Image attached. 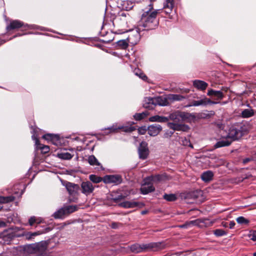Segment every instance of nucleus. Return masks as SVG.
Returning <instances> with one entry per match:
<instances>
[{
  "label": "nucleus",
  "mask_w": 256,
  "mask_h": 256,
  "mask_svg": "<svg viewBox=\"0 0 256 256\" xmlns=\"http://www.w3.org/2000/svg\"><path fill=\"white\" fill-rule=\"evenodd\" d=\"M214 233L217 236H222L226 234V232L222 229H216L214 231Z\"/></svg>",
  "instance_id": "c03bdc74"
},
{
  "label": "nucleus",
  "mask_w": 256,
  "mask_h": 256,
  "mask_svg": "<svg viewBox=\"0 0 256 256\" xmlns=\"http://www.w3.org/2000/svg\"><path fill=\"white\" fill-rule=\"evenodd\" d=\"M178 112H176L170 116V118L173 120L172 122H168V126L174 130L188 132L190 128L188 125L182 124V120L177 116Z\"/></svg>",
  "instance_id": "7ed1b4c3"
},
{
  "label": "nucleus",
  "mask_w": 256,
  "mask_h": 256,
  "mask_svg": "<svg viewBox=\"0 0 256 256\" xmlns=\"http://www.w3.org/2000/svg\"><path fill=\"white\" fill-rule=\"evenodd\" d=\"M110 130L111 132H116L118 130H122L123 132H131L134 130H136V128L134 126H118V128L113 126H112L109 128H108Z\"/></svg>",
  "instance_id": "f3484780"
},
{
  "label": "nucleus",
  "mask_w": 256,
  "mask_h": 256,
  "mask_svg": "<svg viewBox=\"0 0 256 256\" xmlns=\"http://www.w3.org/2000/svg\"><path fill=\"white\" fill-rule=\"evenodd\" d=\"M164 198L168 202H173L176 200V196L174 194H165Z\"/></svg>",
  "instance_id": "e433bc0d"
},
{
  "label": "nucleus",
  "mask_w": 256,
  "mask_h": 256,
  "mask_svg": "<svg viewBox=\"0 0 256 256\" xmlns=\"http://www.w3.org/2000/svg\"><path fill=\"white\" fill-rule=\"evenodd\" d=\"M44 232L38 231L36 232H32V234L33 237H34V236L40 235Z\"/></svg>",
  "instance_id": "3c124183"
},
{
  "label": "nucleus",
  "mask_w": 256,
  "mask_h": 256,
  "mask_svg": "<svg viewBox=\"0 0 256 256\" xmlns=\"http://www.w3.org/2000/svg\"><path fill=\"white\" fill-rule=\"evenodd\" d=\"M134 72L136 76H139L142 80H147L148 78L146 75L142 73L139 69H136Z\"/></svg>",
  "instance_id": "4c0bfd02"
},
{
  "label": "nucleus",
  "mask_w": 256,
  "mask_h": 256,
  "mask_svg": "<svg viewBox=\"0 0 256 256\" xmlns=\"http://www.w3.org/2000/svg\"><path fill=\"white\" fill-rule=\"evenodd\" d=\"M36 224H38L41 223L42 221V218H36Z\"/></svg>",
  "instance_id": "5fc2aeb1"
},
{
  "label": "nucleus",
  "mask_w": 256,
  "mask_h": 256,
  "mask_svg": "<svg viewBox=\"0 0 256 256\" xmlns=\"http://www.w3.org/2000/svg\"><path fill=\"white\" fill-rule=\"evenodd\" d=\"M6 226V223L2 220H0V228H4Z\"/></svg>",
  "instance_id": "864d4df0"
},
{
  "label": "nucleus",
  "mask_w": 256,
  "mask_h": 256,
  "mask_svg": "<svg viewBox=\"0 0 256 256\" xmlns=\"http://www.w3.org/2000/svg\"><path fill=\"white\" fill-rule=\"evenodd\" d=\"M66 214L64 207L59 209L56 212L53 216L55 218H62Z\"/></svg>",
  "instance_id": "a878e982"
},
{
  "label": "nucleus",
  "mask_w": 256,
  "mask_h": 256,
  "mask_svg": "<svg viewBox=\"0 0 256 256\" xmlns=\"http://www.w3.org/2000/svg\"><path fill=\"white\" fill-rule=\"evenodd\" d=\"M103 182L105 184L118 185L122 182V178L118 174L106 175L103 178Z\"/></svg>",
  "instance_id": "6e6552de"
},
{
  "label": "nucleus",
  "mask_w": 256,
  "mask_h": 256,
  "mask_svg": "<svg viewBox=\"0 0 256 256\" xmlns=\"http://www.w3.org/2000/svg\"><path fill=\"white\" fill-rule=\"evenodd\" d=\"M235 226V222L234 221H231L229 224L230 228H233L234 226Z\"/></svg>",
  "instance_id": "603ef678"
},
{
  "label": "nucleus",
  "mask_w": 256,
  "mask_h": 256,
  "mask_svg": "<svg viewBox=\"0 0 256 256\" xmlns=\"http://www.w3.org/2000/svg\"><path fill=\"white\" fill-rule=\"evenodd\" d=\"M146 211H142L141 213L142 214H144L146 213Z\"/></svg>",
  "instance_id": "052dcab7"
},
{
  "label": "nucleus",
  "mask_w": 256,
  "mask_h": 256,
  "mask_svg": "<svg viewBox=\"0 0 256 256\" xmlns=\"http://www.w3.org/2000/svg\"><path fill=\"white\" fill-rule=\"evenodd\" d=\"M201 193L200 192H194L192 194L193 196H194V197H196L198 196L196 195V194H200Z\"/></svg>",
  "instance_id": "13d9d810"
},
{
  "label": "nucleus",
  "mask_w": 256,
  "mask_h": 256,
  "mask_svg": "<svg viewBox=\"0 0 256 256\" xmlns=\"http://www.w3.org/2000/svg\"><path fill=\"white\" fill-rule=\"evenodd\" d=\"M193 85L197 89L204 90L207 88L208 84L202 80H195L193 82Z\"/></svg>",
  "instance_id": "4be33fe9"
},
{
  "label": "nucleus",
  "mask_w": 256,
  "mask_h": 256,
  "mask_svg": "<svg viewBox=\"0 0 256 256\" xmlns=\"http://www.w3.org/2000/svg\"><path fill=\"white\" fill-rule=\"evenodd\" d=\"M162 10L154 9L153 4H149L148 7L142 9L140 19L138 22L136 28V40L132 42V35L130 34L128 38V40L132 44H136L140 38V32L144 30H154L158 26L159 20L157 16Z\"/></svg>",
  "instance_id": "f257e3e1"
},
{
  "label": "nucleus",
  "mask_w": 256,
  "mask_h": 256,
  "mask_svg": "<svg viewBox=\"0 0 256 256\" xmlns=\"http://www.w3.org/2000/svg\"><path fill=\"white\" fill-rule=\"evenodd\" d=\"M174 134V132L168 130L165 132V133L164 134V138H170L172 135Z\"/></svg>",
  "instance_id": "de8ad7c7"
},
{
  "label": "nucleus",
  "mask_w": 256,
  "mask_h": 256,
  "mask_svg": "<svg viewBox=\"0 0 256 256\" xmlns=\"http://www.w3.org/2000/svg\"><path fill=\"white\" fill-rule=\"evenodd\" d=\"M248 238L253 241H256V231H250L248 235Z\"/></svg>",
  "instance_id": "a18cd8bd"
},
{
  "label": "nucleus",
  "mask_w": 256,
  "mask_h": 256,
  "mask_svg": "<svg viewBox=\"0 0 256 256\" xmlns=\"http://www.w3.org/2000/svg\"><path fill=\"white\" fill-rule=\"evenodd\" d=\"M81 188L82 193L86 196H88L94 192V186L91 182L87 181L82 183Z\"/></svg>",
  "instance_id": "9b49d317"
},
{
  "label": "nucleus",
  "mask_w": 256,
  "mask_h": 256,
  "mask_svg": "<svg viewBox=\"0 0 256 256\" xmlns=\"http://www.w3.org/2000/svg\"><path fill=\"white\" fill-rule=\"evenodd\" d=\"M26 238L28 240H30L31 238H32L34 237L32 234V232H28L26 234Z\"/></svg>",
  "instance_id": "8fccbe9b"
},
{
  "label": "nucleus",
  "mask_w": 256,
  "mask_h": 256,
  "mask_svg": "<svg viewBox=\"0 0 256 256\" xmlns=\"http://www.w3.org/2000/svg\"><path fill=\"white\" fill-rule=\"evenodd\" d=\"M253 256H256V252L254 253L253 254Z\"/></svg>",
  "instance_id": "e2e57ef3"
},
{
  "label": "nucleus",
  "mask_w": 256,
  "mask_h": 256,
  "mask_svg": "<svg viewBox=\"0 0 256 256\" xmlns=\"http://www.w3.org/2000/svg\"><path fill=\"white\" fill-rule=\"evenodd\" d=\"M163 248L162 244L160 242H152L146 244H134L130 248L132 252L135 253H138L148 250H158Z\"/></svg>",
  "instance_id": "f03ea898"
},
{
  "label": "nucleus",
  "mask_w": 256,
  "mask_h": 256,
  "mask_svg": "<svg viewBox=\"0 0 256 256\" xmlns=\"http://www.w3.org/2000/svg\"><path fill=\"white\" fill-rule=\"evenodd\" d=\"M218 103V102L212 101L209 98L204 97L203 98L200 100L192 101L191 104L187 106H206L208 104H216Z\"/></svg>",
  "instance_id": "9d476101"
},
{
  "label": "nucleus",
  "mask_w": 256,
  "mask_h": 256,
  "mask_svg": "<svg viewBox=\"0 0 256 256\" xmlns=\"http://www.w3.org/2000/svg\"><path fill=\"white\" fill-rule=\"evenodd\" d=\"M120 206L125 208H134L135 207L142 208L144 204L134 201H126L120 204Z\"/></svg>",
  "instance_id": "dca6fc26"
},
{
  "label": "nucleus",
  "mask_w": 256,
  "mask_h": 256,
  "mask_svg": "<svg viewBox=\"0 0 256 256\" xmlns=\"http://www.w3.org/2000/svg\"><path fill=\"white\" fill-rule=\"evenodd\" d=\"M198 220H191L189 222H186L184 224L180 225L179 226L180 228H188L190 227L191 226L196 225L198 224Z\"/></svg>",
  "instance_id": "f704fd0d"
},
{
  "label": "nucleus",
  "mask_w": 256,
  "mask_h": 256,
  "mask_svg": "<svg viewBox=\"0 0 256 256\" xmlns=\"http://www.w3.org/2000/svg\"><path fill=\"white\" fill-rule=\"evenodd\" d=\"M88 162L90 165L96 166V168L98 170H104L100 163L98 162L96 158L93 155H92L88 158Z\"/></svg>",
  "instance_id": "6ab92c4d"
},
{
  "label": "nucleus",
  "mask_w": 256,
  "mask_h": 256,
  "mask_svg": "<svg viewBox=\"0 0 256 256\" xmlns=\"http://www.w3.org/2000/svg\"><path fill=\"white\" fill-rule=\"evenodd\" d=\"M198 220H191L189 222H186L184 224L180 225L179 226L180 228H188L190 227L191 226L196 225L198 224Z\"/></svg>",
  "instance_id": "c9c22d12"
},
{
  "label": "nucleus",
  "mask_w": 256,
  "mask_h": 256,
  "mask_svg": "<svg viewBox=\"0 0 256 256\" xmlns=\"http://www.w3.org/2000/svg\"><path fill=\"white\" fill-rule=\"evenodd\" d=\"M2 208V206L0 205V210Z\"/></svg>",
  "instance_id": "69168bd1"
},
{
  "label": "nucleus",
  "mask_w": 256,
  "mask_h": 256,
  "mask_svg": "<svg viewBox=\"0 0 256 256\" xmlns=\"http://www.w3.org/2000/svg\"><path fill=\"white\" fill-rule=\"evenodd\" d=\"M174 8V0H166L164 3L163 11L166 14H170ZM162 10L161 12H162Z\"/></svg>",
  "instance_id": "2eb2a0df"
},
{
  "label": "nucleus",
  "mask_w": 256,
  "mask_h": 256,
  "mask_svg": "<svg viewBox=\"0 0 256 256\" xmlns=\"http://www.w3.org/2000/svg\"><path fill=\"white\" fill-rule=\"evenodd\" d=\"M148 178H150V182H158L160 181H161L163 179V176L162 175H156L154 176H151L149 177H147Z\"/></svg>",
  "instance_id": "a19ab883"
},
{
  "label": "nucleus",
  "mask_w": 256,
  "mask_h": 256,
  "mask_svg": "<svg viewBox=\"0 0 256 256\" xmlns=\"http://www.w3.org/2000/svg\"><path fill=\"white\" fill-rule=\"evenodd\" d=\"M149 120L151 122H166L168 120V118L165 116H151L149 118Z\"/></svg>",
  "instance_id": "393cba45"
},
{
  "label": "nucleus",
  "mask_w": 256,
  "mask_h": 256,
  "mask_svg": "<svg viewBox=\"0 0 256 256\" xmlns=\"http://www.w3.org/2000/svg\"><path fill=\"white\" fill-rule=\"evenodd\" d=\"M250 158H245V159H244V160H243V163H244V164H246L247 162H250Z\"/></svg>",
  "instance_id": "4d7b16f0"
},
{
  "label": "nucleus",
  "mask_w": 256,
  "mask_h": 256,
  "mask_svg": "<svg viewBox=\"0 0 256 256\" xmlns=\"http://www.w3.org/2000/svg\"><path fill=\"white\" fill-rule=\"evenodd\" d=\"M232 142V140H231L230 138H226L224 139H222L218 142L214 146V148H217L223 146H230Z\"/></svg>",
  "instance_id": "412c9836"
},
{
  "label": "nucleus",
  "mask_w": 256,
  "mask_h": 256,
  "mask_svg": "<svg viewBox=\"0 0 256 256\" xmlns=\"http://www.w3.org/2000/svg\"><path fill=\"white\" fill-rule=\"evenodd\" d=\"M207 94L208 96H216L218 100H222L224 98V94L222 91L214 90L212 89L208 90Z\"/></svg>",
  "instance_id": "5701e85b"
},
{
  "label": "nucleus",
  "mask_w": 256,
  "mask_h": 256,
  "mask_svg": "<svg viewBox=\"0 0 256 256\" xmlns=\"http://www.w3.org/2000/svg\"><path fill=\"white\" fill-rule=\"evenodd\" d=\"M14 200V198L12 196H0V205L2 206V204L12 202Z\"/></svg>",
  "instance_id": "c756f323"
},
{
  "label": "nucleus",
  "mask_w": 256,
  "mask_h": 256,
  "mask_svg": "<svg viewBox=\"0 0 256 256\" xmlns=\"http://www.w3.org/2000/svg\"><path fill=\"white\" fill-rule=\"evenodd\" d=\"M72 155L68 152H64L58 154V156L62 160H70L72 158Z\"/></svg>",
  "instance_id": "2f4dec72"
},
{
  "label": "nucleus",
  "mask_w": 256,
  "mask_h": 256,
  "mask_svg": "<svg viewBox=\"0 0 256 256\" xmlns=\"http://www.w3.org/2000/svg\"><path fill=\"white\" fill-rule=\"evenodd\" d=\"M124 196L117 192H112L108 196L109 200L114 202H118L124 198Z\"/></svg>",
  "instance_id": "a211bd4d"
},
{
  "label": "nucleus",
  "mask_w": 256,
  "mask_h": 256,
  "mask_svg": "<svg viewBox=\"0 0 256 256\" xmlns=\"http://www.w3.org/2000/svg\"><path fill=\"white\" fill-rule=\"evenodd\" d=\"M148 144L145 142H142L138 149L139 158L142 160L146 159L149 154Z\"/></svg>",
  "instance_id": "1a4fd4ad"
},
{
  "label": "nucleus",
  "mask_w": 256,
  "mask_h": 256,
  "mask_svg": "<svg viewBox=\"0 0 256 256\" xmlns=\"http://www.w3.org/2000/svg\"><path fill=\"white\" fill-rule=\"evenodd\" d=\"M89 178L92 182L96 184H98L101 182L102 181H103V178L94 174L90 175Z\"/></svg>",
  "instance_id": "72a5a7b5"
},
{
  "label": "nucleus",
  "mask_w": 256,
  "mask_h": 256,
  "mask_svg": "<svg viewBox=\"0 0 256 256\" xmlns=\"http://www.w3.org/2000/svg\"><path fill=\"white\" fill-rule=\"evenodd\" d=\"M148 130V128L146 126H142L138 129V132L140 134H144Z\"/></svg>",
  "instance_id": "49530a36"
},
{
  "label": "nucleus",
  "mask_w": 256,
  "mask_h": 256,
  "mask_svg": "<svg viewBox=\"0 0 256 256\" xmlns=\"http://www.w3.org/2000/svg\"><path fill=\"white\" fill-rule=\"evenodd\" d=\"M66 214L72 213L77 210V206H69L64 207Z\"/></svg>",
  "instance_id": "ea45409f"
},
{
  "label": "nucleus",
  "mask_w": 256,
  "mask_h": 256,
  "mask_svg": "<svg viewBox=\"0 0 256 256\" xmlns=\"http://www.w3.org/2000/svg\"><path fill=\"white\" fill-rule=\"evenodd\" d=\"M254 111L252 108H248L244 110L241 112V116L243 118H249L254 116Z\"/></svg>",
  "instance_id": "b1692460"
},
{
  "label": "nucleus",
  "mask_w": 256,
  "mask_h": 256,
  "mask_svg": "<svg viewBox=\"0 0 256 256\" xmlns=\"http://www.w3.org/2000/svg\"><path fill=\"white\" fill-rule=\"evenodd\" d=\"M112 228H118V224L116 222H113L112 224Z\"/></svg>",
  "instance_id": "6e6d98bb"
},
{
  "label": "nucleus",
  "mask_w": 256,
  "mask_h": 256,
  "mask_svg": "<svg viewBox=\"0 0 256 256\" xmlns=\"http://www.w3.org/2000/svg\"><path fill=\"white\" fill-rule=\"evenodd\" d=\"M150 0V4H151V3H152V4H152V2H153V1H154L155 0Z\"/></svg>",
  "instance_id": "680f3d73"
},
{
  "label": "nucleus",
  "mask_w": 256,
  "mask_h": 256,
  "mask_svg": "<svg viewBox=\"0 0 256 256\" xmlns=\"http://www.w3.org/2000/svg\"><path fill=\"white\" fill-rule=\"evenodd\" d=\"M222 226H224V227H226H226H227V226H228V223H227V222H222Z\"/></svg>",
  "instance_id": "bf43d9fd"
},
{
  "label": "nucleus",
  "mask_w": 256,
  "mask_h": 256,
  "mask_svg": "<svg viewBox=\"0 0 256 256\" xmlns=\"http://www.w3.org/2000/svg\"><path fill=\"white\" fill-rule=\"evenodd\" d=\"M46 249V244L45 242L29 244L26 246L24 250L29 254H36L44 252Z\"/></svg>",
  "instance_id": "39448f33"
},
{
  "label": "nucleus",
  "mask_w": 256,
  "mask_h": 256,
  "mask_svg": "<svg viewBox=\"0 0 256 256\" xmlns=\"http://www.w3.org/2000/svg\"><path fill=\"white\" fill-rule=\"evenodd\" d=\"M150 178H146L144 179V183L140 188V192L143 194H146L149 192H154L155 190L154 187L152 182L150 181Z\"/></svg>",
  "instance_id": "0eeeda50"
},
{
  "label": "nucleus",
  "mask_w": 256,
  "mask_h": 256,
  "mask_svg": "<svg viewBox=\"0 0 256 256\" xmlns=\"http://www.w3.org/2000/svg\"><path fill=\"white\" fill-rule=\"evenodd\" d=\"M32 138L35 142L36 145L37 147L40 148L42 150V152L44 154L48 153L50 150L49 146H48L42 145L40 144L38 139L35 136L34 134L32 136Z\"/></svg>",
  "instance_id": "aec40b11"
},
{
  "label": "nucleus",
  "mask_w": 256,
  "mask_h": 256,
  "mask_svg": "<svg viewBox=\"0 0 256 256\" xmlns=\"http://www.w3.org/2000/svg\"><path fill=\"white\" fill-rule=\"evenodd\" d=\"M36 217L34 216H31L28 220L29 224L32 226L34 223H36Z\"/></svg>",
  "instance_id": "09e8293b"
},
{
  "label": "nucleus",
  "mask_w": 256,
  "mask_h": 256,
  "mask_svg": "<svg viewBox=\"0 0 256 256\" xmlns=\"http://www.w3.org/2000/svg\"><path fill=\"white\" fill-rule=\"evenodd\" d=\"M214 176V174L212 172L208 170L202 174L201 175L202 179L206 182L210 181Z\"/></svg>",
  "instance_id": "cd10ccee"
},
{
  "label": "nucleus",
  "mask_w": 256,
  "mask_h": 256,
  "mask_svg": "<svg viewBox=\"0 0 256 256\" xmlns=\"http://www.w3.org/2000/svg\"><path fill=\"white\" fill-rule=\"evenodd\" d=\"M148 114V112L146 111L142 113H136L134 116V117L136 120H140L146 118Z\"/></svg>",
  "instance_id": "7c9ffc66"
},
{
  "label": "nucleus",
  "mask_w": 256,
  "mask_h": 256,
  "mask_svg": "<svg viewBox=\"0 0 256 256\" xmlns=\"http://www.w3.org/2000/svg\"><path fill=\"white\" fill-rule=\"evenodd\" d=\"M168 98L160 96L154 98H146L143 104L146 108L152 109L156 106H166L168 104Z\"/></svg>",
  "instance_id": "20e7f679"
},
{
  "label": "nucleus",
  "mask_w": 256,
  "mask_h": 256,
  "mask_svg": "<svg viewBox=\"0 0 256 256\" xmlns=\"http://www.w3.org/2000/svg\"><path fill=\"white\" fill-rule=\"evenodd\" d=\"M18 185H16V186H14V188H15L16 187H18Z\"/></svg>",
  "instance_id": "774afa93"
},
{
  "label": "nucleus",
  "mask_w": 256,
  "mask_h": 256,
  "mask_svg": "<svg viewBox=\"0 0 256 256\" xmlns=\"http://www.w3.org/2000/svg\"><path fill=\"white\" fill-rule=\"evenodd\" d=\"M242 131L234 126H232L230 128L227 135L228 138L232 140V142L238 140L242 138Z\"/></svg>",
  "instance_id": "423d86ee"
},
{
  "label": "nucleus",
  "mask_w": 256,
  "mask_h": 256,
  "mask_svg": "<svg viewBox=\"0 0 256 256\" xmlns=\"http://www.w3.org/2000/svg\"><path fill=\"white\" fill-rule=\"evenodd\" d=\"M177 116L180 118L182 122H184L190 118L191 114L184 112H178V114Z\"/></svg>",
  "instance_id": "c85d7f7f"
},
{
  "label": "nucleus",
  "mask_w": 256,
  "mask_h": 256,
  "mask_svg": "<svg viewBox=\"0 0 256 256\" xmlns=\"http://www.w3.org/2000/svg\"><path fill=\"white\" fill-rule=\"evenodd\" d=\"M63 185L65 186L70 195H75L79 190L78 184L68 182H64Z\"/></svg>",
  "instance_id": "f8f14e48"
},
{
  "label": "nucleus",
  "mask_w": 256,
  "mask_h": 256,
  "mask_svg": "<svg viewBox=\"0 0 256 256\" xmlns=\"http://www.w3.org/2000/svg\"><path fill=\"white\" fill-rule=\"evenodd\" d=\"M22 191H21V192H20V195H22Z\"/></svg>",
  "instance_id": "338daca9"
},
{
  "label": "nucleus",
  "mask_w": 256,
  "mask_h": 256,
  "mask_svg": "<svg viewBox=\"0 0 256 256\" xmlns=\"http://www.w3.org/2000/svg\"><path fill=\"white\" fill-rule=\"evenodd\" d=\"M42 138L48 141H51L54 142V140H58V136L50 134H48L42 136Z\"/></svg>",
  "instance_id": "473e14b6"
},
{
  "label": "nucleus",
  "mask_w": 256,
  "mask_h": 256,
  "mask_svg": "<svg viewBox=\"0 0 256 256\" xmlns=\"http://www.w3.org/2000/svg\"><path fill=\"white\" fill-rule=\"evenodd\" d=\"M28 26V24H24L22 22L18 20H14L12 21L10 24L7 26L6 29L8 30H10L22 27L26 28Z\"/></svg>",
  "instance_id": "4468645a"
},
{
  "label": "nucleus",
  "mask_w": 256,
  "mask_h": 256,
  "mask_svg": "<svg viewBox=\"0 0 256 256\" xmlns=\"http://www.w3.org/2000/svg\"><path fill=\"white\" fill-rule=\"evenodd\" d=\"M168 99L170 101H182L185 99V97L180 94H170L168 96Z\"/></svg>",
  "instance_id": "bb28decb"
},
{
  "label": "nucleus",
  "mask_w": 256,
  "mask_h": 256,
  "mask_svg": "<svg viewBox=\"0 0 256 256\" xmlns=\"http://www.w3.org/2000/svg\"><path fill=\"white\" fill-rule=\"evenodd\" d=\"M237 222L240 224H248L250 221L244 216H239L236 219Z\"/></svg>",
  "instance_id": "58836bf2"
},
{
  "label": "nucleus",
  "mask_w": 256,
  "mask_h": 256,
  "mask_svg": "<svg viewBox=\"0 0 256 256\" xmlns=\"http://www.w3.org/2000/svg\"><path fill=\"white\" fill-rule=\"evenodd\" d=\"M118 45L122 48H126L128 46V43L126 40H120L118 42Z\"/></svg>",
  "instance_id": "37998d69"
},
{
  "label": "nucleus",
  "mask_w": 256,
  "mask_h": 256,
  "mask_svg": "<svg viewBox=\"0 0 256 256\" xmlns=\"http://www.w3.org/2000/svg\"><path fill=\"white\" fill-rule=\"evenodd\" d=\"M181 139L182 140L180 143L182 144L185 146H189L190 148H193V146L190 144V141L188 139L186 138H182Z\"/></svg>",
  "instance_id": "79ce46f5"
},
{
  "label": "nucleus",
  "mask_w": 256,
  "mask_h": 256,
  "mask_svg": "<svg viewBox=\"0 0 256 256\" xmlns=\"http://www.w3.org/2000/svg\"><path fill=\"white\" fill-rule=\"evenodd\" d=\"M162 130V126L158 124H152L148 128V134L152 136H155L158 135Z\"/></svg>",
  "instance_id": "ddd939ff"
},
{
  "label": "nucleus",
  "mask_w": 256,
  "mask_h": 256,
  "mask_svg": "<svg viewBox=\"0 0 256 256\" xmlns=\"http://www.w3.org/2000/svg\"><path fill=\"white\" fill-rule=\"evenodd\" d=\"M14 193L15 194H18V192L15 191V192H14Z\"/></svg>",
  "instance_id": "0e129e2a"
}]
</instances>
